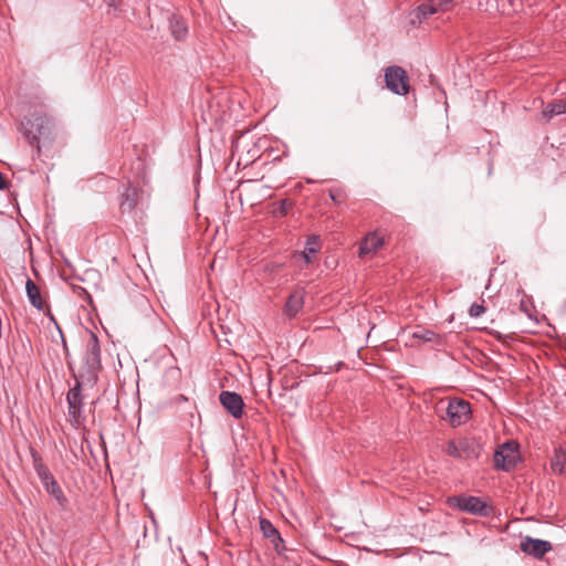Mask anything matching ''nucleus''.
Wrapping results in <instances>:
<instances>
[{
    "instance_id": "f257e3e1",
    "label": "nucleus",
    "mask_w": 566,
    "mask_h": 566,
    "mask_svg": "<svg viewBox=\"0 0 566 566\" xmlns=\"http://www.w3.org/2000/svg\"><path fill=\"white\" fill-rule=\"evenodd\" d=\"M52 122L45 116H33L23 123V134L30 144H35L38 156L41 155L42 145L51 142Z\"/></svg>"
},
{
    "instance_id": "f03ea898",
    "label": "nucleus",
    "mask_w": 566,
    "mask_h": 566,
    "mask_svg": "<svg viewBox=\"0 0 566 566\" xmlns=\"http://www.w3.org/2000/svg\"><path fill=\"white\" fill-rule=\"evenodd\" d=\"M518 460V444L515 441H507L502 443L494 453L495 468L503 471L512 470Z\"/></svg>"
},
{
    "instance_id": "7ed1b4c3",
    "label": "nucleus",
    "mask_w": 566,
    "mask_h": 566,
    "mask_svg": "<svg viewBox=\"0 0 566 566\" xmlns=\"http://www.w3.org/2000/svg\"><path fill=\"white\" fill-rule=\"evenodd\" d=\"M385 83L394 94L407 95L409 93V77L401 66H388L385 70Z\"/></svg>"
},
{
    "instance_id": "20e7f679",
    "label": "nucleus",
    "mask_w": 566,
    "mask_h": 566,
    "mask_svg": "<svg viewBox=\"0 0 566 566\" xmlns=\"http://www.w3.org/2000/svg\"><path fill=\"white\" fill-rule=\"evenodd\" d=\"M444 411L446 417L441 416V418L447 419L452 427H458L470 419L471 406L463 399H451Z\"/></svg>"
},
{
    "instance_id": "39448f33",
    "label": "nucleus",
    "mask_w": 566,
    "mask_h": 566,
    "mask_svg": "<svg viewBox=\"0 0 566 566\" xmlns=\"http://www.w3.org/2000/svg\"><path fill=\"white\" fill-rule=\"evenodd\" d=\"M448 503L452 507L474 515L486 516L489 514L488 504L476 496H453L449 497Z\"/></svg>"
},
{
    "instance_id": "423d86ee",
    "label": "nucleus",
    "mask_w": 566,
    "mask_h": 566,
    "mask_svg": "<svg viewBox=\"0 0 566 566\" xmlns=\"http://www.w3.org/2000/svg\"><path fill=\"white\" fill-rule=\"evenodd\" d=\"M84 360L90 369L94 370L101 368L99 342L96 334L90 331H87Z\"/></svg>"
},
{
    "instance_id": "0eeeda50",
    "label": "nucleus",
    "mask_w": 566,
    "mask_h": 566,
    "mask_svg": "<svg viewBox=\"0 0 566 566\" xmlns=\"http://www.w3.org/2000/svg\"><path fill=\"white\" fill-rule=\"evenodd\" d=\"M222 407L235 419H240L243 415L244 402L242 397L234 392L223 390L219 395Z\"/></svg>"
},
{
    "instance_id": "6e6552de",
    "label": "nucleus",
    "mask_w": 566,
    "mask_h": 566,
    "mask_svg": "<svg viewBox=\"0 0 566 566\" xmlns=\"http://www.w3.org/2000/svg\"><path fill=\"white\" fill-rule=\"evenodd\" d=\"M551 549L552 544L548 541L525 537L521 542V551L536 558H542Z\"/></svg>"
},
{
    "instance_id": "1a4fd4ad",
    "label": "nucleus",
    "mask_w": 566,
    "mask_h": 566,
    "mask_svg": "<svg viewBox=\"0 0 566 566\" xmlns=\"http://www.w3.org/2000/svg\"><path fill=\"white\" fill-rule=\"evenodd\" d=\"M66 401L69 406V415L75 420L82 412V385L76 380L75 385L67 391Z\"/></svg>"
},
{
    "instance_id": "9d476101",
    "label": "nucleus",
    "mask_w": 566,
    "mask_h": 566,
    "mask_svg": "<svg viewBox=\"0 0 566 566\" xmlns=\"http://www.w3.org/2000/svg\"><path fill=\"white\" fill-rule=\"evenodd\" d=\"M385 243L384 237L377 231L366 234L359 245V256L376 253Z\"/></svg>"
},
{
    "instance_id": "9b49d317",
    "label": "nucleus",
    "mask_w": 566,
    "mask_h": 566,
    "mask_svg": "<svg viewBox=\"0 0 566 566\" xmlns=\"http://www.w3.org/2000/svg\"><path fill=\"white\" fill-rule=\"evenodd\" d=\"M459 441V449L461 460H475L480 457L482 446L474 438H461Z\"/></svg>"
},
{
    "instance_id": "f8f14e48",
    "label": "nucleus",
    "mask_w": 566,
    "mask_h": 566,
    "mask_svg": "<svg viewBox=\"0 0 566 566\" xmlns=\"http://www.w3.org/2000/svg\"><path fill=\"white\" fill-rule=\"evenodd\" d=\"M436 12L437 8L431 2L422 3L411 13L410 22L412 25H420L423 20L428 19Z\"/></svg>"
},
{
    "instance_id": "ddd939ff",
    "label": "nucleus",
    "mask_w": 566,
    "mask_h": 566,
    "mask_svg": "<svg viewBox=\"0 0 566 566\" xmlns=\"http://www.w3.org/2000/svg\"><path fill=\"white\" fill-rule=\"evenodd\" d=\"M169 24H170L171 34L177 41H181L187 38L188 24L184 18H181L180 15L174 14L169 20Z\"/></svg>"
},
{
    "instance_id": "4468645a",
    "label": "nucleus",
    "mask_w": 566,
    "mask_h": 566,
    "mask_svg": "<svg viewBox=\"0 0 566 566\" xmlns=\"http://www.w3.org/2000/svg\"><path fill=\"white\" fill-rule=\"evenodd\" d=\"M44 488L46 492L55 500L59 507L63 511H66L69 507V500L66 499L56 480H52L49 484L44 485Z\"/></svg>"
},
{
    "instance_id": "2eb2a0df",
    "label": "nucleus",
    "mask_w": 566,
    "mask_h": 566,
    "mask_svg": "<svg viewBox=\"0 0 566 566\" xmlns=\"http://www.w3.org/2000/svg\"><path fill=\"white\" fill-rule=\"evenodd\" d=\"M25 291H27V295H28V298H29L30 303L36 310L43 311L44 310V302L42 300L40 289L38 287V285L30 277L27 279Z\"/></svg>"
},
{
    "instance_id": "dca6fc26",
    "label": "nucleus",
    "mask_w": 566,
    "mask_h": 566,
    "mask_svg": "<svg viewBox=\"0 0 566 566\" xmlns=\"http://www.w3.org/2000/svg\"><path fill=\"white\" fill-rule=\"evenodd\" d=\"M137 203V190L127 186L120 195V208L123 211H133Z\"/></svg>"
},
{
    "instance_id": "f3484780",
    "label": "nucleus",
    "mask_w": 566,
    "mask_h": 566,
    "mask_svg": "<svg viewBox=\"0 0 566 566\" xmlns=\"http://www.w3.org/2000/svg\"><path fill=\"white\" fill-rule=\"evenodd\" d=\"M566 113V98L565 99H557L552 103H548L545 105V107L542 111V116L546 120H551L556 115H562Z\"/></svg>"
},
{
    "instance_id": "a211bd4d",
    "label": "nucleus",
    "mask_w": 566,
    "mask_h": 566,
    "mask_svg": "<svg viewBox=\"0 0 566 566\" xmlns=\"http://www.w3.org/2000/svg\"><path fill=\"white\" fill-rule=\"evenodd\" d=\"M303 294L301 292H294L286 301L285 313L289 316H295L303 308Z\"/></svg>"
},
{
    "instance_id": "6ab92c4d",
    "label": "nucleus",
    "mask_w": 566,
    "mask_h": 566,
    "mask_svg": "<svg viewBox=\"0 0 566 566\" xmlns=\"http://www.w3.org/2000/svg\"><path fill=\"white\" fill-rule=\"evenodd\" d=\"M260 527H261L263 535L266 538L272 539V542L275 545V548L279 549V545L275 542L279 541L280 543H283V539H282L279 531L274 527V525L270 521H268L265 518H261Z\"/></svg>"
},
{
    "instance_id": "aec40b11",
    "label": "nucleus",
    "mask_w": 566,
    "mask_h": 566,
    "mask_svg": "<svg viewBox=\"0 0 566 566\" xmlns=\"http://www.w3.org/2000/svg\"><path fill=\"white\" fill-rule=\"evenodd\" d=\"M319 239L316 235H312L307 239L304 251L301 253V258L306 264L312 262V256L315 255L319 250Z\"/></svg>"
},
{
    "instance_id": "412c9836",
    "label": "nucleus",
    "mask_w": 566,
    "mask_h": 566,
    "mask_svg": "<svg viewBox=\"0 0 566 566\" xmlns=\"http://www.w3.org/2000/svg\"><path fill=\"white\" fill-rule=\"evenodd\" d=\"M33 467L43 486L49 484L52 480H55L53 474L50 472L48 467L42 462L40 458L34 457Z\"/></svg>"
},
{
    "instance_id": "4be33fe9",
    "label": "nucleus",
    "mask_w": 566,
    "mask_h": 566,
    "mask_svg": "<svg viewBox=\"0 0 566 566\" xmlns=\"http://www.w3.org/2000/svg\"><path fill=\"white\" fill-rule=\"evenodd\" d=\"M412 337L417 339H421L423 342H432L436 337V333L431 329L419 328L412 333Z\"/></svg>"
},
{
    "instance_id": "5701e85b",
    "label": "nucleus",
    "mask_w": 566,
    "mask_h": 566,
    "mask_svg": "<svg viewBox=\"0 0 566 566\" xmlns=\"http://www.w3.org/2000/svg\"><path fill=\"white\" fill-rule=\"evenodd\" d=\"M446 453L452 458L461 460V453L459 449V441L450 440L446 448Z\"/></svg>"
},
{
    "instance_id": "b1692460",
    "label": "nucleus",
    "mask_w": 566,
    "mask_h": 566,
    "mask_svg": "<svg viewBox=\"0 0 566 566\" xmlns=\"http://www.w3.org/2000/svg\"><path fill=\"white\" fill-rule=\"evenodd\" d=\"M485 312V307L481 304H472L469 308V314L471 317H479Z\"/></svg>"
},
{
    "instance_id": "393cba45",
    "label": "nucleus",
    "mask_w": 566,
    "mask_h": 566,
    "mask_svg": "<svg viewBox=\"0 0 566 566\" xmlns=\"http://www.w3.org/2000/svg\"><path fill=\"white\" fill-rule=\"evenodd\" d=\"M50 318H51V321H53V322H54V324H55V326H56V328H57V331H59V333H60V336H61V340H62V345H63V349H64V352H65V355H66V356H69V347H67L66 340H65V338H64V336H63L62 329L60 328V326L57 325V323H56L55 318H54L52 315H50Z\"/></svg>"
},
{
    "instance_id": "a878e982",
    "label": "nucleus",
    "mask_w": 566,
    "mask_h": 566,
    "mask_svg": "<svg viewBox=\"0 0 566 566\" xmlns=\"http://www.w3.org/2000/svg\"><path fill=\"white\" fill-rule=\"evenodd\" d=\"M329 197L331 199L335 202V203H340L342 199H340V193L337 192V191H333L331 190L329 191Z\"/></svg>"
},
{
    "instance_id": "bb28decb",
    "label": "nucleus",
    "mask_w": 566,
    "mask_h": 566,
    "mask_svg": "<svg viewBox=\"0 0 566 566\" xmlns=\"http://www.w3.org/2000/svg\"><path fill=\"white\" fill-rule=\"evenodd\" d=\"M520 307L521 310L528 316L531 317L532 314H531V311L528 308V305H527V302H525L524 300L521 301V304H520Z\"/></svg>"
},
{
    "instance_id": "cd10ccee",
    "label": "nucleus",
    "mask_w": 566,
    "mask_h": 566,
    "mask_svg": "<svg viewBox=\"0 0 566 566\" xmlns=\"http://www.w3.org/2000/svg\"><path fill=\"white\" fill-rule=\"evenodd\" d=\"M105 2L109 6V7H113L115 9L118 8L117 6V0H105Z\"/></svg>"
},
{
    "instance_id": "c85d7f7f",
    "label": "nucleus",
    "mask_w": 566,
    "mask_h": 566,
    "mask_svg": "<svg viewBox=\"0 0 566 566\" xmlns=\"http://www.w3.org/2000/svg\"><path fill=\"white\" fill-rule=\"evenodd\" d=\"M6 180L2 176V174L0 172V190L4 189L6 188Z\"/></svg>"
}]
</instances>
